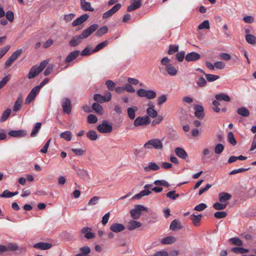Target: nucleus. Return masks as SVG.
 I'll use <instances>...</instances> for the list:
<instances>
[{
    "mask_svg": "<svg viewBox=\"0 0 256 256\" xmlns=\"http://www.w3.org/2000/svg\"><path fill=\"white\" fill-rule=\"evenodd\" d=\"M146 112L148 115V116H150L152 118H155L158 116L157 112L154 109L151 108H148L146 110Z\"/></svg>",
    "mask_w": 256,
    "mask_h": 256,
    "instance_id": "47",
    "label": "nucleus"
},
{
    "mask_svg": "<svg viewBox=\"0 0 256 256\" xmlns=\"http://www.w3.org/2000/svg\"><path fill=\"white\" fill-rule=\"evenodd\" d=\"M178 50V46L177 45H170L168 50V54L170 55L172 54L177 52Z\"/></svg>",
    "mask_w": 256,
    "mask_h": 256,
    "instance_id": "53",
    "label": "nucleus"
},
{
    "mask_svg": "<svg viewBox=\"0 0 256 256\" xmlns=\"http://www.w3.org/2000/svg\"><path fill=\"white\" fill-rule=\"evenodd\" d=\"M80 54V51L74 50L70 52L65 60L66 62H70L74 60Z\"/></svg>",
    "mask_w": 256,
    "mask_h": 256,
    "instance_id": "28",
    "label": "nucleus"
},
{
    "mask_svg": "<svg viewBox=\"0 0 256 256\" xmlns=\"http://www.w3.org/2000/svg\"><path fill=\"white\" fill-rule=\"evenodd\" d=\"M198 86L200 87H203L206 84V80L203 77H200L198 78L196 82Z\"/></svg>",
    "mask_w": 256,
    "mask_h": 256,
    "instance_id": "60",
    "label": "nucleus"
},
{
    "mask_svg": "<svg viewBox=\"0 0 256 256\" xmlns=\"http://www.w3.org/2000/svg\"><path fill=\"white\" fill-rule=\"evenodd\" d=\"M170 59L167 57L162 58L160 62L162 65L158 66V69L161 74L165 75L166 73L170 76H175L178 74V68L170 63Z\"/></svg>",
    "mask_w": 256,
    "mask_h": 256,
    "instance_id": "2",
    "label": "nucleus"
},
{
    "mask_svg": "<svg viewBox=\"0 0 256 256\" xmlns=\"http://www.w3.org/2000/svg\"><path fill=\"white\" fill-rule=\"evenodd\" d=\"M144 147L146 149L154 148L156 150H161L163 147L162 140L158 138L150 140L144 144Z\"/></svg>",
    "mask_w": 256,
    "mask_h": 256,
    "instance_id": "4",
    "label": "nucleus"
},
{
    "mask_svg": "<svg viewBox=\"0 0 256 256\" xmlns=\"http://www.w3.org/2000/svg\"><path fill=\"white\" fill-rule=\"evenodd\" d=\"M108 44V41L106 40L101 43L98 44L96 47L92 50V52H96L106 47Z\"/></svg>",
    "mask_w": 256,
    "mask_h": 256,
    "instance_id": "45",
    "label": "nucleus"
},
{
    "mask_svg": "<svg viewBox=\"0 0 256 256\" xmlns=\"http://www.w3.org/2000/svg\"><path fill=\"white\" fill-rule=\"evenodd\" d=\"M206 78L208 82H214L220 78V76L217 75L212 74H205Z\"/></svg>",
    "mask_w": 256,
    "mask_h": 256,
    "instance_id": "50",
    "label": "nucleus"
},
{
    "mask_svg": "<svg viewBox=\"0 0 256 256\" xmlns=\"http://www.w3.org/2000/svg\"><path fill=\"white\" fill-rule=\"evenodd\" d=\"M72 132L70 131H66L60 134V137L67 141H70L72 139Z\"/></svg>",
    "mask_w": 256,
    "mask_h": 256,
    "instance_id": "43",
    "label": "nucleus"
},
{
    "mask_svg": "<svg viewBox=\"0 0 256 256\" xmlns=\"http://www.w3.org/2000/svg\"><path fill=\"white\" fill-rule=\"evenodd\" d=\"M219 201L222 203H224L230 200L232 195L228 192H222L218 194Z\"/></svg>",
    "mask_w": 256,
    "mask_h": 256,
    "instance_id": "22",
    "label": "nucleus"
},
{
    "mask_svg": "<svg viewBox=\"0 0 256 256\" xmlns=\"http://www.w3.org/2000/svg\"><path fill=\"white\" fill-rule=\"evenodd\" d=\"M90 248L88 246H84L80 248V253L75 256H90Z\"/></svg>",
    "mask_w": 256,
    "mask_h": 256,
    "instance_id": "25",
    "label": "nucleus"
},
{
    "mask_svg": "<svg viewBox=\"0 0 256 256\" xmlns=\"http://www.w3.org/2000/svg\"><path fill=\"white\" fill-rule=\"evenodd\" d=\"M216 100L212 102V104L214 106L213 110L216 112H219L220 111V109L218 108L220 105V102Z\"/></svg>",
    "mask_w": 256,
    "mask_h": 256,
    "instance_id": "62",
    "label": "nucleus"
},
{
    "mask_svg": "<svg viewBox=\"0 0 256 256\" xmlns=\"http://www.w3.org/2000/svg\"><path fill=\"white\" fill-rule=\"evenodd\" d=\"M232 251L238 254H245L248 252V250L242 247H236L232 248Z\"/></svg>",
    "mask_w": 256,
    "mask_h": 256,
    "instance_id": "46",
    "label": "nucleus"
},
{
    "mask_svg": "<svg viewBox=\"0 0 256 256\" xmlns=\"http://www.w3.org/2000/svg\"><path fill=\"white\" fill-rule=\"evenodd\" d=\"M92 108L96 113L100 115H102L104 114V109L97 102H94L92 104Z\"/></svg>",
    "mask_w": 256,
    "mask_h": 256,
    "instance_id": "34",
    "label": "nucleus"
},
{
    "mask_svg": "<svg viewBox=\"0 0 256 256\" xmlns=\"http://www.w3.org/2000/svg\"><path fill=\"white\" fill-rule=\"evenodd\" d=\"M166 196L172 200H176L177 198L179 197V194L176 193L175 190H172L166 193Z\"/></svg>",
    "mask_w": 256,
    "mask_h": 256,
    "instance_id": "51",
    "label": "nucleus"
},
{
    "mask_svg": "<svg viewBox=\"0 0 256 256\" xmlns=\"http://www.w3.org/2000/svg\"><path fill=\"white\" fill-rule=\"evenodd\" d=\"M130 4L127 8V11L132 12L140 8L142 6L140 0H130Z\"/></svg>",
    "mask_w": 256,
    "mask_h": 256,
    "instance_id": "14",
    "label": "nucleus"
},
{
    "mask_svg": "<svg viewBox=\"0 0 256 256\" xmlns=\"http://www.w3.org/2000/svg\"><path fill=\"white\" fill-rule=\"evenodd\" d=\"M215 98L216 100L222 101L224 100L225 102H229L230 100V97L226 94L220 93L215 96Z\"/></svg>",
    "mask_w": 256,
    "mask_h": 256,
    "instance_id": "32",
    "label": "nucleus"
},
{
    "mask_svg": "<svg viewBox=\"0 0 256 256\" xmlns=\"http://www.w3.org/2000/svg\"><path fill=\"white\" fill-rule=\"evenodd\" d=\"M62 106L64 113L70 114L72 110L71 102L68 98H64L62 100Z\"/></svg>",
    "mask_w": 256,
    "mask_h": 256,
    "instance_id": "11",
    "label": "nucleus"
},
{
    "mask_svg": "<svg viewBox=\"0 0 256 256\" xmlns=\"http://www.w3.org/2000/svg\"><path fill=\"white\" fill-rule=\"evenodd\" d=\"M142 226V224L134 220H130L128 225V229L130 230H134L136 228H140Z\"/></svg>",
    "mask_w": 256,
    "mask_h": 256,
    "instance_id": "27",
    "label": "nucleus"
},
{
    "mask_svg": "<svg viewBox=\"0 0 256 256\" xmlns=\"http://www.w3.org/2000/svg\"><path fill=\"white\" fill-rule=\"evenodd\" d=\"M22 49H18L13 52L10 58L6 61L4 66L8 68L22 54Z\"/></svg>",
    "mask_w": 256,
    "mask_h": 256,
    "instance_id": "10",
    "label": "nucleus"
},
{
    "mask_svg": "<svg viewBox=\"0 0 256 256\" xmlns=\"http://www.w3.org/2000/svg\"><path fill=\"white\" fill-rule=\"evenodd\" d=\"M110 229L114 232L118 233L123 231L125 226L122 224L114 223L110 226Z\"/></svg>",
    "mask_w": 256,
    "mask_h": 256,
    "instance_id": "17",
    "label": "nucleus"
},
{
    "mask_svg": "<svg viewBox=\"0 0 256 256\" xmlns=\"http://www.w3.org/2000/svg\"><path fill=\"white\" fill-rule=\"evenodd\" d=\"M80 6L84 11H94V8L92 6L91 4L86 0H80Z\"/></svg>",
    "mask_w": 256,
    "mask_h": 256,
    "instance_id": "21",
    "label": "nucleus"
},
{
    "mask_svg": "<svg viewBox=\"0 0 256 256\" xmlns=\"http://www.w3.org/2000/svg\"><path fill=\"white\" fill-rule=\"evenodd\" d=\"M152 184H146L144 186V190L141 191L140 193L136 194L134 195L132 198V200H134L136 198H140L142 196H148L150 194H151V190H149L148 188H152Z\"/></svg>",
    "mask_w": 256,
    "mask_h": 256,
    "instance_id": "12",
    "label": "nucleus"
},
{
    "mask_svg": "<svg viewBox=\"0 0 256 256\" xmlns=\"http://www.w3.org/2000/svg\"><path fill=\"white\" fill-rule=\"evenodd\" d=\"M229 242L232 244L236 246H242L243 244L242 240L238 237L231 238L229 240Z\"/></svg>",
    "mask_w": 256,
    "mask_h": 256,
    "instance_id": "41",
    "label": "nucleus"
},
{
    "mask_svg": "<svg viewBox=\"0 0 256 256\" xmlns=\"http://www.w3.org/2000/svg\"><path fill=\"white\" fill-rule=\"evenodd\" d=\"M236 112L239 115L244 117H247L250 115V112L246 107L238 108Z\"/></svg>",
    "mask_w": 256,
    "mask_h": 256,
    "instance_id": "35",
    "label": "nucleus"
},
{
    "mask_svg": "<svg viewBox=\"0 0 256 256\" xmlns=\"http://www.w3.org/2000/svg\"><path fill=\"white\" fill-rule=\"evenodd\" d=\"M86 136L91 140H95L98 138V135L94 130H90L86 133Z\"/></svg>",
    "mask_w": 256,
    "mask_h": 256,
    "instance_id": "40",
    "label": "nucleus"
},
{
    "mask_svg": "<svg viewBox=\"0 0 256 256\" xmlns=\"http://www.w3.org/2000/svg\"><path fill=\"white\" fill-rule=\"evenodd\" d=\"M8 135L11 136L18 138L24 137L26 135V131L24 130H10L8 133Z\"/></svg>",
    "mask_w": 256,
    "mask_h": 256,
    "instance_id": "24",
    "label": "nucleus"
},
{
    "mask_svg": "<svg viewBox=\"0 0 256 256\" xmlns=\"http://www.w3.org/2000/svg\"><path fill=\"white\" fill-rule=\"evenodd\" d=\"M182 228L180 222L176 219L172 220L170 226V228L173 231H175L177 229H180Z\"/></svg>",
    "mask_w": 256,
    "mask_h": 256,
    "instance_id": "31",
    "label": "nucleus"
},
{
    "mask_svg": "<svg viewBox=\"0 0 256 256\" xmlns=\"http://www.w3.org/2000/svg\"><path fill=\"white\" fill-rule=\"evenodd\" d=\"M48 63V60H44L40 63L38 66L36 65L32 66L28 72V78L29 79L34 78L43 70Z\"/></svg>",
    "mask_w": 256,
    "mask_h": 256,
    "instance_id": "3",
    "label": "nucleus"
},
{
    "mask_svg": "<svg viewBox=\"0 0 256 256\" xmlns=\"http://www.w3.org/2000/svg\"><path fill=\"white\" fill-rule=\"evenodd\" d=\"M81 232L88 239L92 238L94 236V234L92 232V229L88 227L83 228Z\"/></svg>",
    "mask_w": 256,
    "mask_h": 256,
    "instance_id": "20",
    "label": "nucleus"
},
{
    "mask_svg": "<svg viewBox=\"0 0 256 256\" xmlns=\"http://www.w3.org/2000/svg\"><path fill=\"white\" fill-rule=\"evenodd\" d=\"M88 14H84L76 18L74 20L72 23V26L73 27L79 26L84 23L85 21H86L88 18Z\"/></svg>",
    "mask_w": 256,
    "mask_h": 256,
    "instance_id": "15",
    "label": "nucleus"
},
{
    "mask_svg": "<svg viewBox=\"0 0 256 256\" xmlns=\"http://www.w3.org/2000/svg\"><path fill=\"white\" fill-rule=\"evenodd\" d=\"M174 151L176 156L182 159H186L188 157L186 152L182 148H176Z\"/></svg>",
    "mask_w": 256,
    "mask_h": 256,
    "instance_id": "26",
    "label": "nucleus"
},
{
    "mask_svg": "<svg viewBox=\"0 0 256 256\" xmlns=\"http://www.w3.org/2000/svg\"><path fill=\"white\" fill-rule=\"evenodd\" d=\"M227 204L222 202H216L213 204V207L216 210H222L226 208Z\"/></svg>",
    "mask_w": 256,
    "mask_h": 256,
    "instance_id": "49",
    "label": "nucleus"
},
{
    "mask_svg": "<svg viewBox=\"0 0 256 256\" xmlns=\"http://www.w3.org/2000/svg\"><path fill=\"white\" fill-rule=\"evenodd\" d=\"M33 246L36 249L46 250L52 247V244L47 242H40L34 244Z\"/></svg>",
    "mask_w": 256,
    "mask_h": 256,
    "instance_id": "19",
    "label": "nucleus"
},
{
    "mask_svg": "<svg viewBox=\"0 0 256 256\" xmlns=\"http://www.w3.org/2000/svg\"><path fill=\"white\" fill-rule=\"evenodd\" d=\"M136 93L140 97L146 98L148 100L154 98L156 96L154 91L152 90H146L144 88L138 90Z\"/></svg>",
    "mask_w": 256,
    "mask_h": 256,
    "instance_id": "5",
    "label": "nucleus"
},
{
    "mask_svg": "<svg viewBox=\"0 0 256 256\" xmlns=\"http://www.w3.org/2000/svg\"><path fill=\"white\" fill-rule=\"evenodd\" d=\"M194 109L195 110V116L199 119H202L204 116V109L202 106L196 104L194 106Z\"/></svg>",
    "mask_w": 256,
    "mask_h": 256,
    "instance_id": "16",
    "label": "nucleus"
},
{
    "mask_svg": "<svg viewBox=\"0 0 256 256\" xmlns=\"http://www.w3.org/2000/svg\"><path fill=\"white\" fill-rule=\"evenodd\" d=\"M150 123V120L148 116H138L134 120V124L138 127L142 126H146Z\"/></svg>",
    "mask_w": 256,
    "mask_h": 256,
    "instance_id": "9",
    "label": "nucleus"
},
{
    "mask_svg": "<svg viewBox=\"0 0 256 256\" xmlns=\"http://www.w3.org/2000/svg\"><path fill=\"white\" fill-rule=\"evenodd\" d=\"M74 170L76 174L82 179H86L89 176L88 172L84 170L76 168Z\"/></svg>",
    "mask_w": 256,
    "mask_h": 256,
    "instance_id": "33",
    "label": "nucleus"
},
{
    "mask_svg": "<svg viewBox=\"0 0 256 256\" xmlns=\"http://www.w3.org/2000/svg\"><path fill=\"white\" fill-rule=\"evenodd\" d=\"M138 110V108L136 106L130 107L127 109V113L128 118L130 120H134L136 116V112Z\"/></svg>",
    "mask_w": 256,
    "mask_h": 256,
    "instance_id": "29",
    "label": "nucleus"
},
{
    "mask_svg": "<svg viewBox=\"0 0 256 256\" xmlns=\"http://www.w3.org/2000/svg\"><path fill=\"white\" fill-rule=\"evenodd\" d=\"M97 121V117L94 114H90L88 116V122L89 124H95Z\"/></svg>",
    "mask_w": 256,
    "mask_h": 256,
    "instance_id": "59",
    "label": "nucleus"
},
{
    "mask_svg": "<svg viewBox=\"0 0 256 256\" xmlns=\"http://www.w3.org/2000/svg\"><path fill=\"white\" fill-rule=\"evenodd\" d=\"M147 210V208L142 205H136L134 208L130 211V214L132 218L134 220L139 218L142 212Z\"/></svg>",
    "mask_w": 256,
    "mask_h": 256,
    "instance_id": "7",
    "label": "nucleus"
},
{
    "mask_svg": "<svg viewBox=\"0 0 256 256\" xmlns=\"http://www.w3.org/2000/svg\"><path fill=\"white\" fill-rule=\"evenodd\" d=\"M10 48V45H6L0 49V59L8 52Z\"/></svg>",
    "mask_w": 256,
    "mask_h": 256,
    "instance_id": "58",
    "label": "nucleus"
},
{
    "mask_svg": "<svg viewBox=\"0 0 256 256\" xmlns=\"http://www.w3.org/2000/svg\"><path fill=\"white\" fill-rule=\"evenodd\" d=\"M185 56V52L184 51H182L179 52H178L176 55V59L178 62H182L184 58L186 56Z\"/></svg>",
    "mask_w": 256,
    "mask_h": 256,
    "instance_id": "57",
    "label": "nucleus"
},
{
    "mask_svg": "<svg viewBox=\"0 0 256 256\" xmlns=\"http://www.w3.org/2000/svg\"><path fill=\"white\" fill-rule=\"evenodd\" d=\"M76 16V14L73 13H70L68 14H66L64 16V20L66 22H69L71 21Z\"/></svg>",
    "mask_w": 256,
    "mask_h": 256,
    "instance_id": "63",
    "label": "nucleus"
},
{
    "mask_svg": "<svg viewBox=\"0 0 256 256\" xmlns=\"http://www.w3.org/2000/svg\"><path fill=\"white\" fill-rule=\"evenodd\" d=\"M200 58V54L196 52L188 53L185 56V60L187 62L196 61Z\"/></svg>",
    "mask_w": 256,
    "mask_h": 256,
    "instance_id": "18",
    "label": "nucleus"
},
{
    "mask_svg": "<svg viewBox=\"0 0 256 256\" xmlns=\"http://www.w3.org/2000/svg\"><path fill=\"white\" fill-rule=\"evenodd\" d=\"M111 98L112 95L109 92H106L104 96L98 94H95L94 96V100L96 102L100 103L109 102Z\"/></svg>",
    "mask_w": 256,
    "mask_h": 256,
    "instance_id": "8",
    "label": "nucleus"
},
{
    "mask_svg": "<svg viewBox=\"0 0 256 256\" xmlns=\"http://www.w3.org/2000/svg\"><path fill=\"white\" fill-rule=\"evenodd\" d=\"M98 28V24H94L90 26L87 28L82 32L79 35L73 36L69 42L70 46L74 47L80 44L83 39L88 38Z\"/></svg>",
    "mask_w": 256,
    "mask_h": 256,
    "instance_id": "1",
    "label": "nucleus"
},
{
    "mask_svg": "<svg viewBox=\"0 0 256 256\" xmlns=\"http://www.w3.org/2000/svg\"><path fill=\"white\" fill-rule=\"evenodd\" d=\"M227 213L225 212H217L214 213V216L217 218H222L226 217Z\"/></svg>",
    "mask_w": 256,
    "mask_h": 256,
    "instance_id": "61",
    "label": "nucleus"
},
{
    "mask_svg": "<svg viewBox=\"0 0 256 256\" xmlns=\"http://www.w3.org/2000/svg\"><path fill=\"white\" fill-rule=\"evenodd\" d=\"M6 19L8 20L10 22H12L14 20V14L12 11L8 10L6 12Z\"/></svg>",
    "mask_w": 256,
    "mask_h": 256,
    "instance_id": "64",
    "label": "nucleus"
},
{
    "mask_svg": "<svg viewBox=\"0 0 256 256\" xmlns=\"http://www.w3.org/2000/svg\"><path fill=\"white\" fill-rule=\"evenodd\" d=\"M108 32V28L106 26H104L98 29L96 33V36H102L103 34L107 33Z\"/></svg>",
    "mask_w": 256,
    "mask_h": 256,
    "instance_id": "42",
    "label": "nucleus"
},
{
    "mask_svg": "<svg viewBox=\"0 0 256 256\" xmlns=\"http://www.w3.org/2000/svg\"><path fill=\"white\" fill-rule=\"evenodd\" d=\"M160 167L156 163L154 162H150L148 164L147 166L144 168V170L146 172H149L150 170H158Z\"/></svg>",
    "mask_w": 256,
    "mask_h": 256,
    "instance_id": "23",
    "label": "nucleus"
},
{
    "mask_svg": "<svg viewBox=\"0 0 256 256\" xmlns=\"http://www.w3.org/2000/svg\"><path fill=\"white\" fill-rule=\"evenodd\" d=\"M22 98L21 96L18 98L14 102V104L13 108V110L14 112H18L21 108L22 104Z\"/></svg>",
    "mask_w": 256,
    "mask_h": 256,
    "instance_id": "36",
    "label": "nucleus"
},
{
    "mask_svg": "<svg viewBox=\"0 0 256 256\" xmlns=\"http://www.w3.org/2000/svg\"><path fill=\"white\" fill-rule=\"evenodd\" d=\"M41 126L42 124L40 122H36L35 124L34 127L32 128L30 134V136L32 137H34L36 135L38 132L41 128Z\"/></svg>",
    "mask_w": 256,
    "mask_h": 256,
    "instance_id": "44",
    "label": "nucleus"
},
{
    "mask_svg": "<svg viewBox=\"0 0 256 256\" xmlns=\"http://www.w3.org/2000/svg\"><path fill=\"white\" fill-rule=\"evenodd\" d=\"M39 92L38 87H34L26 98L25 104H30L35 98Z\"/></svg>",
    "mask_w": 256,
    "mask_h": 256,
    "instance_id": "13",
    "label": "nucleus"
},
{
    "mask_svg": "<svg viewBox=\"0 0 256 256\" xmlns=\"http://www.w3.org/2000/svg\"><path fill=\"white\" fill-rule=\"evenodd\" d=\"M106 84L110 90H113L116 86V84L111 80H106Z\"/></svg>",
    "mask_w": 256,
    "mask_h": 256,
    "instance_id": "55",
    "label": "nucleus"
},
{
    "mask_svg": "<svg viewBox=\"0 0 256 256\" xmlns=\"http://www.w3.org/2000/svg\"><path fill=\"white\" fill-rule=\"evenodd\" d=\"M202 217V216L201 214H198L197 216H196L194 214H192L190 216V219L192 221L194 224L196 226H197L199 224L200 222Z\"/></svg>",
    "mask_w": 256,
    "mask_h": 256,
    "instance_id": "38",
    "label": "nucleus"
},
{
    "mask_svg": "<svg viewBox=\"0 0 256 256\" xmlns=\"http://www.w3.org/2000/svg\"><path fill=\"white\" fill-rule=\"evenodd\" d=\"M176 240L174 236H170L162 239L160 242L162 244L166 245L172 244L174 243Z\"/></svg>",
    "mask_w": 256,
    "mask_h": 256,
    "instance_id": "30",
    "label": "nucleus"
},
{
    "mask_svg": "<svg viewBox=\"0 0 256 256\" xmlns=\"http://www.w3.org/2000/svg\"><path fill=\"white\" fill-rule=\"evenodd\" d=\"M224 150V146L222 144H218L216 145L214 148V152L216 154H221Z\"/></svg>",
    "mask_w": 256,
    "mask_h": 256,
    "instance_id": "52",
    "label": "nucleus"
},
{
    "mask_svg": "<svg viewBox=\"0 0 256 256\" xmlns=\"http://www.w3.org/2000/svg\"><path fill=\"white\" fill-rule=\"evenodd\" d=\"M246 41L250 44H256V37L252 34H247L245 36Z\"/></svg>",
    "mask_w": 256,
    "mask_h": 256,
    "instance_id": "37",
    "label": "nucleus"
},
{
    "mask_svg": "<svg viewBox=\"0 0 256 256\" xmlns=\"http://www.w3.org/2000/svg\"><path fill=\"white\" fill-rule=\"evenodd\" d=\"M11 113V110L10 108L6 109L2 114L0 118V122H2L6 120L9 117Z\"/></svg>",
    "mask_w": 256,
    "mask_h": 256,
    "instance_id": "39",
    "label": "nucleus"
},
{
    "mask_svg": "<svg viewBox=\"0 0 256 256\" xmlns=\"http://www.w3.org/2000/svg\"><path fill=\"white\" fill-rule=\"evenodd\" d=\"M98 130L101 133H110L112 130V125L106 120H104L97 126Z\"/></svg>",
    "mask_w": 256,
    "mask_h": 256,
    "instance_id": "6",
    "label": "nucleus"
},
{
    "mask_svg": "<svg viewBox=\"0 0 256 256\" xmlns=\"http://www.w3.org/2000/svg\"><path fill=\"white\" fill-rule=\"evenodd\" d=\"M8 251H16L18 250V246L14 243H10L6 246Z\"/></svg>",
    "mask_w": 256,
    "mask_h": 256,
    "instance_id": "56",
    "label": "nucleus"
},
{
    "mask_svg": "<svg viewBox=\"0 0 256 256\" xmlns=\"http://www.w3.org/2000/svg\"><path fill=\"white\" fill-rule=\"evenodd\" d=\"M210 28L209 22L208 20H204L198 26V30H202L204 28L208 29Z\"/></svg>",
    "mask_w": 256,
    "mask_h": 256,
    "instance_id": "54",
    "label": "nucleus"
},
{
    "mask_svg": "<svg viewBox=\"0 0 256 256\" xmlns=\"http://www.w3.org/2000/svg\"><path fill=\"white\" fill-rule=\"evenodd\" d=\"M228 140L232 146H235L236 144V140L234 134L232 132H229L228 133Z\"/></svg>",
    "mask_w": 256,
    "mask_h": 256,
    "instance_id": "48",
    "label": "nucleus"
}]
</instances>
